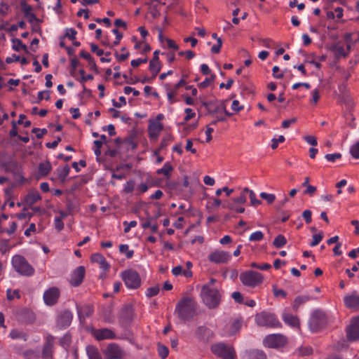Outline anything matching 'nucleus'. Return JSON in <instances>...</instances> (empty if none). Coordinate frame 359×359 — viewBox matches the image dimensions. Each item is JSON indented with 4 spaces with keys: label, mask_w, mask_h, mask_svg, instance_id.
<instances>
[{
    "label": "nucleus",
    "mask_w": 359,
    "mask_h": 359,
    "mask_svg": "<svg viewBox=\"0 0 359 359\" xmlns=\"http://www.w3.org/2000/svg\"><path fill=\"white\" fill-rule=\"evenodd\" d=\"M201 296L204 304L209 309L217 308L222 299V293L219 289L205 285L202 287Z\"/></svg>",
    "instance_id": "obj_1"
},
{
    "label": "nucleus",
    "mask_w": 359,
    "mask_h": 359,
    "mask_svg": "<svg viewBox=\"0 0 359 359\" xmlns=\"http://www.w3.org/2000/svg\"><path fill=\"white\" fill-rule=\"evenodd\" d=\"M175 312L182 320L191 319L196 312V303L189 297H183L177 304Z\"/></svg>",
    "instance_id": "obj_2"
},
{
    "label": "nucleus",
    "mask_w": 359,
    "mask_h": 359,
    "mask_svg": "<svg viewBox=\"0 0 359 359\" xmlns=\"http://www.w3.org/2000/svg\"><path fill=\"white\" fill-rule=\"evenodd\" d=\"M11 265L14 270L22 276L30 277L34 274V268L22 255H15L13 256Z\"/></svg>",
    "instance_id": "obj_3"
},
{
    "label": "nucleus",
    "mask_w": 359,
    "mask_h": 359,
    "mask_svg": "<svg viewBox=\"0 0 359 359\" xmlns=\"http://www.w3.org/2000/svg\"><path fill=\"white\" fill-rule=\"evenodd\" d=\"M121 277L128 289L135 290L140 287L142 280L140 274L134 269H127L121 272Z\"/></svg>",
    "instance_id": "obj_4"
},
{
    "label": "nucleus",
    "mask_w": 359,
    "mask_h": 359,
    "mask_svg": "<svg viewBox=\"0 0 359 359\" xmlns=\"http://www.w3.org/2000/svg\"><path fill=\"white\" fill-rule=\"evenodd\" d=\"M255 321L259 326L281 327V323L273 313L262 311L255 316Z\"/></svg>",
    "instance_id": "obj_5"
},
{
    "label": "nucleus",
    "mask_w": 359,
    "mask_h": 359,
    "mask_svg": "<svg viewBox=\"0 0 359 359\" xmlns=\"http://www.w3.org/2000/svg\"><path fill=\"white\" fill-rule=\"evenodd\" d=\"M211 351L223 359H235L236 354L233 346L224 343H217L211 346Z\"/></svg>",
    "instance_id": "obj_6"
},
{
    "label": "nucleus",
    "mask_w": 359,
    "mask_h": 359,
    "mask_svg": "<svg viewBox=\"0 0 359 359\" xmlns=\"http://www.w3.org/2000/svg\"><path fill=\"white\" fill-rule=\"evenodd\" d=\"M240 280L244 285L255 287L263 282L264 277L262 273L250 270L241 273Z\"/></svg>",
    "instance_id": "obj_7"
},
{
    "label": "nucleus",
    "mask_w": 359,
    "mask_h": 359,
    "mask_svg": "<svg viewBox=\"0 0 359 359\" xmlns=\"http://www.w3.org/2000/svg\"><path fill=\"white\" fill-rule=\"evenodd\" d=\"M327 322L325 313L320 310H316L309 319V326L311 332H317L325 326Z\"/></svg>",
    "instance_id": "obj_8"
},
{
    "label": "nucleus",
    "mask_w": 359,
    "mask_h": 359,
    "mask_svg": "<svg viewBox=\"0 0 359 359\" xmlns=\"http://www.w3.org/2000/svg\"><path fill=\"white\" fill-rule=\"evenodd\" d=\"M263 343L266 347L277 348L285 345L287 338L281 334H271L264 339Z\"/></svg>",
    "instance_id": "obj_9"
},
{
    "label": "nucleus",
    "mask_w": 359,
    "mask_h": 359,
    "mask_svg": "<svg viewBox=\"0 0 359 359\" xmlns=\"http://www.w3.org/2000/svg\"><path fill=\"white\" fill-rule=\"evenodd\" d=\"M231 259V255L230 252L219 250H214L210 253L208 257V259L210 262L217 264H226L229 262Z\"/></svg>",
    "instance_id": "obj_10"
},
{
    "label": "nucleus",
    "mask_w": 359,
    "mask_h": 359,
    "mask_svg": "<svg viewBox=\"0 0 359 359\" xmlns=\"http://www.w3.org/2000/svg\"><path fill=\"white\" fill-rule=\"evenodd\" d=\"M104 354L107 359H123L125 352L118 344L111 343L108 344Z\"/></svg>",
    "instance_id": "obj_11"
},
{
    "label": "nucleus",
    "mask_w": 359,
    "mask_h": 359,
    "mask_svg": "<svg viewBox=\"0 0 359 359\" xmlns=\"http://www.w3.org/2000/svg\"><path fill=\"white\" fill-rule=\"evenodd\" d=\"M60 296V290L59 288L51 287L44 292L43 299L46 305L52 306L57 304Z\"/></svg>",
    "instance_id": "obj_12"
},
{
    "label": "nucleus",
    "mask_w": 359,
    "mask_h": 359,
    "mask_svg": "<svg viewBox=\"0 0 359 359\" xmlns=\"http://www.w3.org/2000/svg\"><path fill=\"white\" fill-rule=\"evenodd\" d=\"M345 306L354 311H359V294L357 291H353L351 294L344 297Z\"/></svg>",
    "instance_id": "obj_13"
},
{
    "label": "nucleus",
    "mask_w": 359,
    "mask_h": 359,
    "mask_svg": "<svg viewBox=\"0 0 359 359\" xmlns=\"http://www.w3.org/2000/svg\"><path fill=\"white\" fill-rule=\"evenodd\" d=\"M73 313L69 310H65L60 312L57 318V326L60 329L68 327L72 321Z\"/></svg>",
    "instance_id": "obj_14"
},
{
    "label": "nucleus",
    "mask_w": 359,
    "mask_h": 359,
    "mask_svg": "<svg viewBox=\"0 0 359 359\" xmlns=\"http://www.w3.org/2000/svg\"><path fill=\"white\" fill-rule=\"evenodd\" d=\"M347 337L350 341L359 339V316L353 318L347 327Z\"/></svg>",
    "instance_id": "obj_15"
},
{
    "label": "nucleus",
    "mask_w": 359,
    "mask_h": 359,
    "mask_svg": "<svg viewBox=\"0 0 359 359\" xmlns=\"http://www.w3.org/2000/svg\"><path fill=\"white\" fill-rule=\"evenodd\" d=\"M93 335L98 341L116 339L115 333L109 328L94 330Z\"/></svg>",
    "instance_id": "obj_16"
},
{
    "label": "nucleus",
    "mask_w": 359,
    "mask_h": 359,
    "mask_svg": "<svg viewBox=\"0 0 359 359\" xmlns=\"http://www.w3.org/2000/svg\"><path fill=\"white\" fill-rule=\"evenodd\" d=\"M85 273H86V271H85L84 266H78L74 270V271L73 272V273L72 275L71 280H70L71 285L74 287H78L79 285H80L84 278Z\"/></svg>",
    "instance_id": "obj_17"
},
{
    "label": "nucleus",
    "mask_w": 359,
    "mask_h": 359,
    "mask_svg": "<svg viewBox=\"0 0 359 359\" xmlns=\"http://www.w3.org/2000/svg\"><path fill=\"white\" fill-rule=\"evenodd\" d=\"M163 129V125L158 121L150 120L148 130L151 139L156 140Z\"/></svg>",
    "instance_id": "obj_18"
},
{
    "label": "nucleus",
    "mask_w": 359,
    "mask_h": 359,
    "mask_svg": "<svg viewBox=\"0 0 359 359\" xmlns=\"http://www.w3.org/2000/svg\"><path fill=\"white\" fill-rule=\"evenodd\" d=\"M54 338L52 335H48L42 351L43 359H52Z\"/></svg>",
    "instance_id": "obj_19"
},
{
    "label": "nucleus",
    "mask_w": 359,
    "mask_h": 359,
    "mask_svg": "<svg viewBox=\"0 0 359 359\" xmlns=\"http://www.w3.org/2000/svg\"><path fill=\"white\" fill-rule=\"evenodd\" d=\"M76 311L81 322L85 321L86 318L90 317L93 313V308L90 304L76 306Z\"/></svg>",
    "instance_id": "obj_20"
},
{
    "label": "nucleus",
    "mask_w": 359,
    "mask_h": 359,
    "mask_svg": "<svg viewBox=\"0 0 359 359\" xmlns=\"http://www.w3.org/2000/svg\"><path fill=\"white\" fill-rule=\"evenodd\" d=\"M90 261L93 263L98 264L100 268L104 271H107L110 267L109 264L107 262L104 257L102 254L98 252L94 253L91 255Z\"/></svg>",
    "instance_id": "obj_21"
},
{
    "label": "nucleus",
    "mask_w": 359,
    "mask_h": 359,
    "mask_svg": "<svg viewBox=\"0 0 359 359\" xmlns=\"http://www.w3.org/2000/svg\"><path fill=\"white\" fill-rule=\"evenodd\" d=\"M196 336L200 340L208 341L212 337V330L205 326H200L196 331Z\"/></svg>",
    "instance_id": "obj_22"
},
{
    "label": "nucleus",
    "mask_w": 359,
    "mask_h": 359,
    "mask_svg": "<svg viewBox=\"0 0 359 359\" xmlns=\"http://www.w3.org/2000/svg\"><path fill=\"white\" fill-rule=\"evenodd\" d=\"M282 319L284 323L292 327H297L299 325V321L296 316L292 315L288 313H283Z\"/></svg>",
    "instance_id": "obj_23"
},
{
    "label": "nucleus",
    "mask_w": 359,
    "mask_h": 359,
    "mask_svg": "<svg viewBox=\"0 0 359 359\" xmlns=\"http://www.w3.org/2000/svg\"><path fill=\"white\" fill-rule=\"evenodd\" d=\"M41 197L37 191H31L25 198V203L27 205H33L38 201L41 200Z\"/></svg>",
    "instance_id": "obj_24"
},
{
    "label": "nucleus",
    "mask_w": 359,
    "mask_h": 359,
    "mask_svg": "<svg viewBox=\"0 0 359 359\" xmlns=\"http://www.w3.org/2000/svg\"><path fill=\"white\" fill-rule=\"evenodd\" d=\"M52 169L49 161L41 162L39 164L38 175L41 177L46 176Z\"/></svg>",
    "instance_id": "obj_25"
},
{
    "label": "nucleus",
    "mask_w": 359,
    "mask_h": 359,
    "mask_svg": "<svg viewBox=\"0 0 359 359\" xmlns=\"http://www.w3.org/2000/svg\"><path fill=\"white\" fill-rule=\"evenodd\" d=\"M248 359H266L265 353L259 349H253L248 352Z\"/></svg>",
    "instance_id": "obj_26"
},
{
    "label": "nucleus",
    "mask_w": 359,
    "mask_h": 359,
    "mask_svg": "<svg viewBox=\"0 0 359 359\" xmlns=\"http://www.w3.org/2000/svg\"><path fill=\"white\" fill-rule=\"evenodd\" d=\"M9 337L13 339H22L25 341H26L28 338L27 334L17 329L12 330L9 333Z\"/></svg>",
    "instance_id": "obj_27"
},
{
    "label": "nucleus",
    "mask_w": 359,
    "mask_h": 359,
    "mask_svg": "<svg viewBox=\"0 0 359 359\" xmlns=\"http://www.w3.org/2000/svg\"><path fill=\"white\" fill-rule=\"evenodd\" d=\"M223 207L228 208L229 210L236 213H243L245 212V208L243 207L239 206L238 203H235V202L229 201L224 203Z\"/></svg>",
    "instance_id": "obj_28"
},
{
    "label": "nucleus",
    "mask_w": 359,
    "mask_h": 359,
    "mask_svg": "<svg viewBox=\"0 0 359 359\" xmlns=\"http://www.w3.org/2000/svg\"><path fill=\"white\" fill-rule=\"evenodd\" d=\"M70 172V168L68 165H65L63 168H58L57 169V174L58 178L62 182H65L66 181L67 176Z\"/></svg>",
    "instance_id": "obj_29"
},
{
    "label": "nucleus",
    "mask_w": 359,
    "mask_h": 359,
    "mask_svg": "<svg viewBox=\"0 0 359 359\" xmlns=\"http://www.w3.org/2000/svg\"><path fill=\"white\" fill-rule=\"evenodd\" d=\"M86 352L89 359H102L97 348L93 346H88L86 347Z\"/></svg>",
    "instance_id": "obj_30"
},
{
    "label": "nucleus",
    "mask_w": 359,
    "mask_h": 359,
    "mask_svg": "<svg viewBox=\"0 0 359 359\" xmlns=\"http://www.w3.org/2000/svg\"><path fill=\"white\" fill-rule=\"evenodd\" d=\"M242 326L241 319L237 318L232 321L229 328V335L235 334L239 332Z\"/></svg>",
    "instance_id": "obj_31"
},
{
    "label": "nucleus",
    "mask_w": 359,
    "mask_h": 359,
    "mask_svg": "<svg viewBox=\"0 0 359 359\" xmlns=\"http://www.w3.org/2000/svg\"><path fill=\"white\" fill-rule=\"evenodd\" d=\"M161 69L160 62L150 61L149 62V70L152 74V79L155 78L159 73Z\"/></svg>",
    "instance_id": "obj_32"
},
{
    "label": "nucleus",
    "mask_w": 359,
    "mask_h": 359,
    "mask_svg": "<svg viewBox=\"0 0 359 359\" xmlns=\"http://www.w3.org/2000/svg\"><path fill=\"white\" fill-rule=\"evenodd\" d=\"M244 192H246V194H249L251 205L256 207L262 203L261 201L257 199L256 195L252 190L245 187L244 188Z\"/></svg>",
    "instance_id": "obj_33"
},
{
    "label": "nucleus",
    "mask_w": 359,
    "mask_h": 359,
    "mask_svg": "<svg viewBox=\"0 0 359 359\" xmlns=\"http://www.w3.org/2000/svg\"><path fill=\"white\" fill-rule=\"evenodd\" d=\"M12 48L15 51H20L21 50H25L26 53H28L27 47L25 45L22 40L19 39H13V46Z\"/></svg>",
    "instance_id": "obj_34"
},
{
    "label": "nucleus",
    "mask_w": 359,
    "mask_h": 359,
    "mask_svg": "<svg viewBox=\"0 0 359 359\" xmlns=\"http://www.w3.org/2000/svg\"><path fill=\"white\" fill-rule=\"evenodd\" d=\"M310 297L309 296H298L294 300V302H293V309L297 311L299 307L300 306V305L306 303V302H308L309 300H310Z\"/></svg>",
    "instance_id": "obj_35"
},
{
    "label": "nucleus",
    "mask_w": 359,
    "mask_h": 359,
    "mask_svg": "<svg viewBox=\"0 0 359 359\" xmlns=\"http://www.w3.org/2000/svg\"><path fill=\"white\" fill-rule=\"evenodd\" d=\"M172 170V167L169 163H166L163 165V166L157 170L156 172L158 175H163L165 177L169 178L170 175V172Z\"/></svg>",
    "instance_id": "obj_36"
},
{
    "label": "nucleus",
    "mask_w": 359,
    "mask_h": 359,
    "mask_svg": "<svg viewBox=\"0 0 359 359\" xmlns=\"http://www.w3.org/2000/svg\"><path fill=\"white\" fill-rule=\"evenodd\" d=\"M287 243V240L285 238V237L283 236V235H278L277 236L273 242V245L276 248H280L282 247H283Z\"/></svg>",
    "instance_id": "obj_37"
},
{
    "label": "nucleus",
    "mask_w": 359,
    "mask_h": 359,
    "mask_svg": "<svg viewBox=\"0 0 359 359\" xmlns=\"http://www.w3.org/2000/svg\"><path fill=\"white\" fill-rule=\"evenodd\" d=\"M119 251L121 253H125L128 259H131L133 257L134 251L129 250V246L127 244H121L119 246Z\"/></svg>",
    "instance_id": "obj_38"
},
{
    "label": "nucleus",
    "mask_w": 359,
    "mask_h": 359,
    "mask_svg": "<svg viewBox=\"0 0 359 359\" xmlns=\"http://www.w3.org/2000/svg\"><path fill=\"white\" fill-rule=\"evenodd\" d=\"M158 353L161 359H165L168 357L169 350L167 346L161 344H158Z\"/></svg>",
    "instance_id": "obj_39"
},
{
    "label": "nucleus",
    "mask_w": 359,
    "mask_h": 359,
    "mask_svg": "<svg viewBox=\"0 0 359 359\" xmlns=\"http://www.w3.org/2000/svg\"><path fill=\"white\" fill-rule=\"evenodd\" d=\"M216 78L215 74H212L210 77H207L203 81L198 84L200 88H205L212 83Z\"/></svg>",
    "instance_id": "obj_40"
},
{
    "label": "nucleus",
    "mask_w": 359,
    "mask_h": 359,
    "mask_svg": "<svg viewBox=\"0 0 359 359\" xmlns=\"http://www.w3.org/2000/svg\"><path fill=\"white\" fill-rule=\"evenodd\" d=\"M264 238V233L261 231H257L252 233L249 237L251 242L260 241Z\"/></svg>",
    "instance_id": "obj_41"
},
{
    "label": "nucleus",
    "mask_w": 359,
    "mask_h": 359,
    "mask_svg": "<svg viewBox=\"0 0 359 359\" xmlns=\"http://www.w3.org/2000/svg\"><path fill=\"white\" fill-rule=\"evenodd\" d=\"M259 196L262 199L266 201V202L269 204L273 203L276 200V196L273 194L261 192Z\"/></svg>",
    "instance_id": "obj_42"
},
{
    "label": "nucleus",
    "mask_w": 359,
    "mask_h": 359,
    "mask_svg": "<svg viewBox=\"0 0 359 359\" xmlns=\"http://www.w3.org/2000/svg\"><path fill=\"white\" fill-rule=\"evenodd\" d=\"M247 201L246 192L243 189L241 195L238 197L231 198L230 202H235V203L244 204Z\"/></svg>",
    "instance_id": "obj_43"
},
{
    "label": "nucleus",
    "mask_w": 359,
    "mask_h": 359,
    "mask_svg": "<svg viewBox=\"0 0 359 359\" xmlns=\"http://www.w3.org/2000/svg\"><path fill=\"white\" fill-rule=\"evenodd\" d=\"M350 153L354 158L359 159V142L351 146Z\"/></svg>",
    "instance_id": "obj_44"
},
{
    "label": "nucleus",
    "mask_w": 359,
    "mask_h": 359,
    "mask_svg": "<svg viewBox=\"0 0 359 359\" xmlns=\"http://www.w3.org/2000/svg\"><path fill=\"white\" fill-rule=\"evenodd\" d=\"M298 353L302 356L310 355L313 353V349L310 346L300 347L298 349Z\"/></svg>",
    "instance_id": "obj_45"
},
{
    "label": "nucleus",
    "mask_w": 359,
    "mask_h": 359,
    "mask_svg": "<svg viewBox=\"0 0 359 359\" xmlns=\"http://www.w3.org/2000/svg\"><path fill=\"white\" fill-rule=\"evenodd\" d=\"M159 292V287L158 285H156L154 287H149L147 290L146 295L148 297H152L158 294Z\"/></svg>",
    "instance_id": "obj_46"
},
{
    "label": "nucleus",
    "mask_w": 359,
    "mask_h": 359,
    "mask_svg": "<svg viewBox=\"0 0 359 359\" xmlns=\"http://www.w3.org/2000/svg\"><path fill=\"white\" fill-rule=\"evenodd\" d=\"M323 235L322 233L314 234L313 236V241L310 243V246L314 247V246L318 245L320 243V241L323 240Z\"/></svg>",
    "instance_id": "obj_47"
},
{
    "label": "nucleus",
    "mask_w": 359,
    "mask_h": 359,
    "mask_svg": "<svg viewBox=\"0 0 359 359\" xmlns=\"http://www.w3.org/2000/svg\"><path fill=\"white\" fill-rule=\"evenodd\" d=\"M285 138L283 135H279L278 138H273L272 139L271 142V149H276L279 143H283L285 141Z\"/></svg>",
    "instance_id": "obj_48"
},
{
    "label": "nucleus",
    "mask_w": 359,
    "mask_h": 359,
    "mask_svg": "<svg viewBox=\"0 0 359 359\" xmlns=\"http://www.w3.org/2000/svg\"><path fill=\"white\" fill-rule=\"evenodd\" d=\"M137 222L133 220L130 222H128L127 221H124L123 222V225L124 226V232L128 233L131 228L135 227L137 226Z\"/></svg>",
    "instance_id": "obj_49"
},
{
    "label": "nucleus",
    "mask_w": 359,
    "mask_h": 359,
    "mask_svg": "<svg viewBox=\"0 0 359 359\" xmlns=\"http://www.w3.org/2000/svg\"><path fill=\"white\" fill-rule=\"evenodd\" d=\"M325 158L330 162H335L337 159L341 158L340 153L328 154L325 156Z\"/></svg>",
    "instance_id": "obj_50"
},
{
    "label": "nucleus",
    "mask_w": 359,
    "mask_h": 359,
    "mask_svg": "<svg viewBox=\"0 0 359 359\" xmlns=\"http://www.w3.org/2000/svg\"><path fill=\"white\" fill-rule=\"evenodd\" d=\"M303 139L306 142L312 146H316L318 144L316 138L313 135H306L303 137Z\"/></svg>",
    "instance_id": "obj_51"
},
{
    "label": "nucleus",
    "mask_w": 359,
    "mask_h": 359,
    "mask_svg": "<svg viewBox=\"0 0 359 359\" xmlns=\"http://www.w3.org/2000/svg\"><path fill=\"white\" fill-rule=\"evenodd\" d=\"M222 45V39L221 38H217V44L214 45L211 48V52L212 53H216V54L219 53L220 52Z\"/></svg>",
    "instance_id": "obj_52"
},
{
    "label": "nucleus",
    "mask_w": 359,
    "mask_h": 359,
    "mask_svg": "<svg viewBox=\"0 0 359 359\" xmlns=\"http://www.w3.org/2000/svg\"><path fill=\"white\" fill-rule=\"evenodd\" d=\"M135 184L133 181L127 182L124 185V191L127 194L132 193L134 190Z\"/></svg>",
    "instance_id": "obj_53"
},
{
    "label": "nucleus",
    "mask_w": 359,
    "mask_h": 359,
    "mask_svg": "<svg viewBox=\"0 0 359 359\" xmlns=\"http://www.w3.org/2000/svg\"><path fill=\"white\" fill-rule=\"evenodd\" d=\"M177 93L176 92V90H174L173 89H172V90L167 89L168 100L170 104H173L175 102V100L173 99V97H175V95H177Z\"/></svg>",
    "instance_id": "obj_54"
},
{
    "label": "nucleus",
    "mask_w": 359,
    "mask_h": 359,
    "mask_svg": "<svg viewBox=\"0 0 359 359\" xmlns=\"http://www.w3.org/2000/svg\"><path fill=\"white\" fill-rule=\"evenodd\" d=\"M312 212L310 210H306L302 213V217L306 224H310L312 221L311 218Z\"/></svg>",
    "instance_id": "obj_55"
},
{
    "label": "nucleus",
    "mask_w": 359,
    "mask_h": 359,
    "mask_svg": "<svg viewBox=\"0 0 359 359\" xmlns=\"http://www.w3.org/2000/svg\"><path fill=\"white\" fill-rule=\"evenodd\" d=\"M231 297L237 303L242 304L243 302V295L239 292H233L231 294Z\"/></svg>",
    "instance_id": "obj_56"
},
{
    "label": "nucleus",
    "mask_w": 359,
    "mask_h": 359,
    "mask_svg": "<svg viewBox=\"0 0 359 359\" xmlns=\"http://www.w3.org/2000/svg\"><path fill=\"white\" fill-rule=\"evenodd\" d=\"M54 224H55V228L58 231H60L64 228V223L62 222V219H61V218H57V217H55Z\"/></svg>",
    "instance_id": "obj_57"
},
{
    "label": "nucleus",
    "mask_w": 359,
    "mask_h": 359,
    "mask_svg": "<svg viewBox=\"0 0 359 359\" xmlns=\"http://www.w3.org/2000/svg\"><path fill=\"white\" fill-rule=\"evenodd\" d=\"M123 92L126 95H129L130 93H133V95L135 97L140 95V91L130 86H126L123 88Z\"/></svg>",
    "instance_id": "obj_58"
},
{
    "label": "nucleus",
    "mask_w": 359,
    "mask_h": 359,
    "mask_svg": "<svg viewBox=\"0 0 359 359\" xmlns=\"http://www.w3.org/2000/svg\"><path fill=\"white\" fill-rule=\"evenodd\" d=\"M76 34L77 32L74 29L70 28L66 30L65 36L68 37L70 40H74Z\"/></svg>",
    "instance_id": "obj_59"
},
{
    "label": "nucleus",
    "mask_w": 359,
    "mask_h": 359,
    "mask_svg": "<svg viewBox=\"0 0 359 359\" xmlns=\"http://www.w3.org/2000/svg\"><path fill=\"white\" fill-rule=\"evenodd\" d=\"M184 112L186 113V116L184 117V121H186L191 120L196 116L195 112H194L191 108H186L184 109Z\"/></svg>",
    "instance_id": "obj_60"
},
{
    "label": "nucleus",
    "mask_w": 359,
    "mask_h": 359,
    "mask_svg": "<svg viewBox=\"0 0 359 359\" xmlns=\"http://www.w3.org/2000/svg\"><path fill=\"white\" fill-rule=\"evenodd\" d=\"M231 109L236 112H238L243 109V106L240 104V102L237 100H234L231 104Z\"/></svg>",
    "instance_id": "obj_61"
},
{
    "label": "nucleus",
    "mask_w": 359,
    "mask_h": 359,
    "mask_svg": "<svg viewBox=\"0 0 359 359\" xmlns=\"http://www.w3.org/2000/svg\"><path fill=\"white\" fill-rule=\"evenodd\" d=\"M165 41L166 42L168 48H172L175 50L179 49V46L175 43L174 40L166 38L165 39Z\"/></svg>",
    "instance_id": "obj_62"
},
{
    "label": "nucleus",
    "mask_w": 359,
    "mask_h": 359,
    "mask_svg": "<svg viewBox=\"0 0 359 359\" xmlns=\"http://www.w3.org/2000/svg\"><path fill=\"white\" fill-rule=\"evenodd\" d=\"M22 11L25 17L32 13V7L27 4H22Z\"/></svg>",
    "instance_id": "obj_63"
},
{
    "label": "nucleus",
    "mask_w": 359,
    "mask_h": 359,
    "mask_svg": "<svg viewBox=\"0 0 359 359\" xmlns=\"http://www.w3.org/2000/svg\"><path fill=\"white\" fill-rule=\"evenodd\" d=\"M50 98L48 91H39L38 93V99L39 102L41 101L43 99L46 100H49Z\"/></svg>",
    "instance_id": "obj_64"
}]
</instances>
